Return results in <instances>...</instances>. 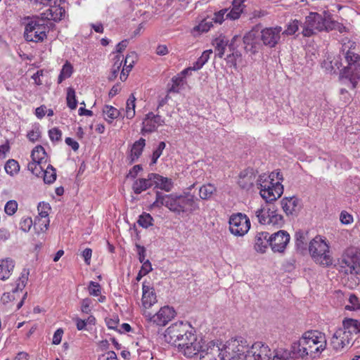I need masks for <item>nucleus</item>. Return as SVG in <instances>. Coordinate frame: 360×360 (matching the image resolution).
<instances>
[{"instance_id": "56", "label": "nucleus", "mask_w": 360, "mask_h": 360, "mask_svg": "<svg viewBox=\"0 0 360 360\" xmlns=\"http://www.w3.org/2000/svg\"><path fill=\"white\" fill-rule=\"evenodd\" d=\"M153 270L152 265L148 259L146 260V262L142 263V266L136 276V280L139 281L141 279V278L148 274Z\"/></svg>"}, {"instance_id": "8", "label": "nucleus", "mask_w": 360, "mask_h": 360, "mask_svg": "<svg viewBox=\"0 0 360 360\" xmlns=\"http://www.w3.org/2000/svg\"><path fill=\"white\" fill-rule=\"evenodd\" d=\"M338 269L345 274H360V256L347 250L339 261Z\"/></svg>"}, {"instance_id": "31", "label": "nucleus", "mask_w": 360, "mask_h": 360, "mask_svg": "<svg viewBox=\"0 0 360 360\" xmlns=\"http://www.w3.org/2000/svg\"><path fill=\"white\" fill-rule=\"evenodd\" d=\"M145 146L146 140L143 138H140L138 141L134 142L131 149V163L135 162L139 158L142 154Z\"/></svg>"}, {"instance_id": "12", "label": "nucleus", "mask_w": 360, "mask_h": 360, "mask_svg": "<svg viewBox=\"0 0 360 360\" xmlns=\"http://www.w3.org/2000/svg\"><path fill=\"white\" fill-rule=\"evenodd\" d=\"M281 31L282 28L280 26L262 30L259 27V35L262 44L269 48L275 47L280 41Z\"/></svg>"}, {"instance_id": "24", "label": "nucleus", "mask_w": 360, "mask_h": 360, "mask_svg": "<svg viewBox=\"0 0 360 360\" xmlns=\"http://www.w3.org/2000/svg\"><path fill=\"white\" fill-rule=\"evenodd\" d=\"M256 217L258 222L261 225H265L266 224L273 223V225L279 224L281 222L278 220L282 221L283 217L281 215L275 214L270 215L268 212L262 209H259L256 211Z\"/></svg>"}, {"instance_id": "47", "label": "nucleus", "mask_w": 360, "mask_h": 360, "mask_svg": "<svg viewBox=\"0 0 360 360\" xmlns=\"http://www.w3.org/2000/svg\"><path fill=\"white\" fill-rule=\"evenodd\" d=\"M48 226H33L32 232V240L35 242H40L44 239V233L46 231Z\"/></svg>"}, {"instance_id": "29", "label": "nucleus", "mask_w": 360, "mask_h": 360, "mask_svg": "<svg viewBox=\"0 0 360 360\" xmlns=\"http://www.w3.org/2000/svg\"><path fill=\"white\" fill-rule=\"evenodd\" d=\"M341 329L346 334L350 335L349 337H352V340L354 335L360 333V321L352 319H346L343 321V328Z\"/></svg>"}, {"instance_id": "30", "label": "nucleus", "mask_w": 360, "mask_h": 360, "mask_svg": "<svg viewBox=\"0 0 360 360\" xmlns=\"http://www.w3.org/2000/svg\"><path fill=\"white\" fill-rule=\"evenodd\" d=\"M153 185L154 184L152 182V179H150V174H148L146 179L141 178L136 179L132 185V189L136 194H140L143 191L153 186Z\"/></svg>"}, {"instance_id": "49", "label": "nucleus", "mask_w": 360, "mask_h": 360, "mask_svg": "<svg viewBox=\"0 0 360 360\" xmlns=\"http://www.w3.org/2000/svg\"><path fill=\"white\" fill-rule=\"evenodd\" d=\"M66 99L67 105L71 110L77 108V101L76 99L75 91L72 87L68 89Z\"/></svg>"}, {"instance_id": "27", "label": "nucleus", "mask_w": 360, "mask_h": 360, "mask_svg": "<svg viewBox=\"0 0 360 360\" xmlns=\"http://www.w3.org/2000/svg\"><path fill=\"white\" fill-rule=\"evenodd\" d=\"M245 8L244 0H233L232 8L227 11L226 18L235 20L240 17Z\"/></svg>"}, {"instance_id": "43", "label": "nucleus", "mask_w": 360, "mask_h": 360, "mask_svg": "<svg viewBox=\"0 0 360 360\" xmlns=\"http://www.w3.org/2000/svg\"><path fill=\"white\" fill-rule=\"evenodd\" d=\"M103 112L106 115L105 120L111 122L113 120L117 118L120 115V110L111 105H105L103 110Z\"/></svg>"}, {"instance_id": "50", "label": "nucleus", "mask_w": 360, "mask_h": 360, "mask_svg": "<svg viewBox=\"0 0 360 360\" xmlns=\"http://www.w3.org/2000/svg\"><path fill=\"white\" fill-rule=\"evenodd\" d=\"M120 58H121V56L120 55H117L114 58L115 62H114V64L111 69V72H110V75L108 78L110 80L115 79L118 75V72L120 71V69L122 63V61L121 60Z\"/></svg>"}, {"instance_id": "5", "label": "nucleus", "mask_w": 360, "mask_h": 360, "mask_svg": "<svg viewBox=\"0 0 360 360\" xmlns=\"http://www.w3.org/2000/svg\"><path fill=\"white\" fill-rule=\"evenodd\" d=\"M246 360H288L290 356L289 351L278 348L273 357L269 346L262 342H255L247 351Z\"/></svg>"}, {"instance_id": "9", "label": "nucleus", "mask_w": 360, "mask_h": 360, "mask_svg": "<svg viewBox=\"0 0 360 360\" xmlns=\"http://www.w3.org/2000/svg\"><path fill=\"white\" fill-rule=\"evenodd\" d=\"M188 331H193V327L188 322L177 321L168 327L164 337L166 342L174 345L179 340L186 335Z\"/></svg>"}, {"instance_id": "14", "label": "nucleus", "mask_w": 360, "mask_h": 360, "mask_svg": "<svg viewBox=\"0 0 360 360\" xmlns=\"http://www.w3.org/2000/svg\"><path fill=\"white\" fill-rule=\"evenodd\" d=\"M270 246L274 252H283L290 241L287 231H279L269 237Z\"/></svg>"}, {"instance_id": "11", "label": "nucleus", "mask_w": 360, "mask_h": 360, "mask_svg": "<svg viewBox=\"0 0 360 360\" xmlns=\"http://www.w3.org/2000/svg\"><path fill=\"white\" fill-rule=\"evenodd\" d=\"M259 25H256L243 37L244 49L246 52L255 54L261 46Z\"/></svg>"}, {"instance_id": "38", "label": "nucleus", "mask_w": 360, "mask_h": 360, "mask_svg": "<svg viewBox=\"0 0 360 360\" xmlns=\"http://www.w3.org/2000/svg\"><path fill=\"white\" fill-rule=\"evenodd\" d=\"M324 65L326 69H330L331 72L336 73L337 70H340V73L341 72V68L342 67V58L340 56H338L334 57L332 60L328 62L325 61Z\"/></svg>"}, {"instance_id": "10", "label": "nucleus", "mask_w": 360, "mask_h": 360, "mask_svg": "<svg viewBox=\"0 0 360 360\" xmlns=\"http://www.w3.org/2000/svg\"><path fill=\"white\" fill-rule=\"evenodd\" d=\"M143 315L150 323H153L159 326H165L176 316V312L172 307L165 306L154 315L144 311Z\"/></svg>"}, {"instance_id": "21", "label": "nucleus", "mask_w": 360, "mask_h": 360, "mask_svg": "<svg viewBox=\"0 0 360 360\" xmlns=\"http://www.w3.org/2000/svg\"><path fill=\"white\" fill-rule=\"evenodd\" d=\"M150 179L154 184L155 188L169 192L173 187V182L171 179L162 176L158 174L150 173Z\"/></svg>"}, {"instance_id": "64", "label": "nucleus", "mask_w": 360, "mask_h": 360, "mask_svg": "<svg viewBox=\"0 0 360 360\" xmlns=\"http://www.w3.org/2000/svg\"><path fill=\"white\" fill-rule=\"evenodd\" d=\"M89 292L91 295L98 296L101 293V285L99 283L91 281L89 285Z\"/></svg>"}, {"instance_id": "32", "label": "nucleus", "mask_w": 360, "mask_h": 360, "mask_svg": "<svg viewBox=\"0 0 360 360\" xmlns=\"http://www.w3.org/2000/svg\"><path fill=\"white\" fill-rule=\"evenodd\" d=\"M212 44L214 46L215 51H217L218 57L220 58H223L225 49L226 46H229V44L228 39L225 36L221 34L219 37L214 39Z\"/></svg>"}, {"instance_id": "59", "label": "nucleus", "mask_w": 360, "mask_h": 360, "mask_svg": "<svg viewBox=\"0 0 360 360\" xmlns=\"http://www.w3.org/2000/svg\"><path fill=\"white\" fill-rule=\"evenodd\" d=\"M153 217L150 214L143 212L139 216L136 223L138 225H153Z\"/></svg>"}, {"instance_id": "39", "label": "nucleus", "mask_w": 360, "mask_h": 360, "mask_svg": "<svg viewBox=\"0 0 360 360\" xmlns=\"http://www.w3.org/2000/svg\"><path fill=\"white\" fill-rule=\"evenodd\" d=\"M51 8L49 9L50 13V19L55 22H58L61 20L65 15V11L63 8L60 6H50Z\"/></svg>"}, {"instance_id": "53", "label": "nucleus", "mask_w": 360, "mask_h": 360, "mask_svg": "<svg viewBox=\"0 0 360 360\" xmlns=\"http://www.w3.org/2000/svg\"><path fill=\"white\" fill-rule=\"evenodd\" d=\"M172 86L168 89L169 93H178L181 86L184 84V79L183 77L175 76L172 79Z\"/></svg>"}, {"instance_id": "63", "label": "nucleus", "mask_w": 360, "mask_h": 360, "mask_svg": "<svg viewBox=\"0 0 360 360\" xmlns=\"http://www.w3.org/2000/svg\"><path fill=\"white\" fill-rule=\"evenodd\" d=\"M49 136L51 141H59L61 140L62 132L58 128L54 127L49 131Z\"/></svg>"}, {"instance_id": "6", "label": "nucleus", "mask_w": 360, "mask_h": 360, "mask_svg": "<svg viewBox=\"0 0 360 360\" xmlns=\"http://www.w3.org/2000/svg\"><path fill=\"white\" fill-rule=\"evenodd\" d=\"M346 48V46L343 45L341 52L347 65L342 68L340 75L342 78L348 79L352 87L354 89L360 78V56L350 48Z\"/></svg>"}, {"instance_id": "4", "label": "nucleus", "mask_w": 360, "mask_h": 360, "mask_svg": "<svg viewBox=\"0 0 360 360\" xmlns=\"http://www.w3.org/2000/svg\"><path fill=\"white\" fill-rule=\"evenodd\" d=\"M22 24L25 25L23 36L27 41L40 43L47 38L48 26L38 16H25Z\"/></svg>"}, {"instance_id": "57", "label": "nucleus", "mask_w": 360, "mask_h": 360, "mask_svg": "<svg viewBox=\"0 0 360 360\" xmlns=\"http://www.w3.org/2000/svg\"><path fill=\"white\" fill-rule=\"evenodd\" d=\"M165 146L166 144L164 141L159 143L157 148L153 153L150 165H154L157 162L158 159L161 156Z\"/></svg>"}, {"instance_id": "58", "label": "nucleus", "mask_w": 360, "mask_h": 360, "mask_svg": "<svg viewBox=\"0 0 360 360\" xmlns=\"http://www.w3.org/2000/svg\"><path fill=\"white\" fill-rule=\"evenodd\" d=\"M228 11L229 8H224L217 12H215L214 14V18L211 19L212 22H214L215 23L221 24L225 20H227V18H226V15Z\"/></svg>"}, {"instance_id": "35", "label": "nucleus", "mask_w": 360, "mask_h": 360, "mask_svg": "<svg viewBox=\"0 0 360 360\" xmlns=\"http://www.w3.org/2000/svg\"><path fill=\"white\" fill-rule=\"evenodd\" d=\"M240 43V37L238 35H235L229 44V49L230 51H231V57L235 58L237 61L238 60H241L242 58V54L240 51L238 50V47Z\"/></svg>"}, {"instance_id": "60", "label": "nucleus", "mask_w": 360, "mask_h": 360, "mask_svg": "<svg viewBox=\"0 0 360 360\" xmlns=\"http://www.w3.org/2000/svg\"><path fill=\"white\" fill-rule=\"evenodd\" d=\"M211 27H212V20H207V19H205L198 25L195 27L194 30L200 32H207Z\"/></svg>"}, {"instance_id": "44", "label": "nucleus", "mask_w": 360, "mask_h": 360, "mask_svg": "<svg viewBox=\"0 0 360 360\" xmlns=\"http://www.w3.org/2000/svg\"><path fill=\"white\" fill-rule=\"evenodd\" d=\"M135 101L136 98L131 94L127 99L126 104V117L127 119H132L135 115Z\"/></svg>"}, {"instance_id": "51", "label": "nucleus", "mask_w": 360, "mask_h": 360, "mask_svg": "<svg viewBox=\"0 0 360 360\" xmlns=\"http://www.w3.org/2000/svg\"><path fill=\"white\" fill-rule=\"evenodd\" d=\"M302 22L300 20H294L288 24L287 28L283 31V34H294L298 30L300 26L302 27Z\"/></svg>"}, {"instance_id": "48", "label": "nucleus", "mask_w": 360, "mask_h": 360, "mask_svg": "<svg viewBox=\"0 0 360 360\" xmlns=\"http://www.w3.org/2000/svg\"><path fill=\"white\" fill-rule=\"evenodd\" d=\"M4 168L7 174L13 176L19 172L20 165L16 160L11 159L7 161Z\"/></svg>"}, {"instance_id": "1", "label": "nucleus", "mask_w": 360, "mask_h": 360, "mask_svg": "<svg viewBox=\"0 0 360 360\" xmlns=\"http://www.w3.org/2000/svg\"><path fill=\"white\" fill-rule=\"evenodd\" d=\"M325 335L317 331H307L302 337L291 347L290 356L295 360H302L307 357L314 359L326 349Z\"/></svg>"}, {"instance_id": "55", "label": "nucleus", "mask_w": 360, "mask_h": 360, "mask_svg": "<svg viewBox=\"0 0 360 360\" xmlns=\"http://www.w3.org/2000/svg\"><path fill=\"white\" fill-rule=\"evenodd\" d=\"M28 270L23 269L21 276L19 278V282L17 283L16 288L13 290V292H15L18 290H22L25 288L28 280Z\"/></svg>"}, {"instance_id": "41", "label": "nucleus", "mask_w": 360, "mask_h": 360, "mask_svg": "<svg viewBox=\"0 0 360 360\" xmlns=\"http://www.w3.org/2000/svg\"><path fill=\"white\" fill-rule=\"evenodd\" d=\"M72 72L73 67L72 64L70 62L66 61L65 63L63 65L60 75L58 77V83L60 84L65 79L70 77Z\"/></svg>"}, {"instance_id": "45", "label": "nucleus", "mask_w": 360, "mask_h": 360, "mask_svg": "<svg viewBox=\"0 0 360 360\" xmlns=\"http://www.w3.org/2000/svg\"><path fill=\"white\" fill-rule=\"evenodd\" d=\"M212 53V50H206L202 52L200 57L193 63V69L198 70L208 61L210 54Z\"/></svg>"}, {"instance_id": "46", "label": "nucleus", "mask_w": 360, "mask_h": 360, "mask_svg": "<svg viewBox=\"0 0 360 360\" xmlns=\"http://www.w3.org/2000/svg\"><path fill=\"white\" fill-rule=\"evenodd\" d=\"M43 163L45 164L46 160L44 162H31L28 163L27 168L33 174L37 176H41L45 170L44 166H42Z\"/></svg>"}, {"instance_id": "23", "label": "nucleus", "mask_w": 360, "mask_h": 360, "mask_svg": "<svg viewBox=\"0 0 360 360\" xmlns=\"http://www.w3.org/2000/svg\"><path fill=\"white\" fill-rule=\"evenodd\" d=\"M308 231H297L295 233V248L297 252L304 255L307 252V245L309 240Z\"/></svg>"}, {"instance_id": "33", "label": "nucleus", "mask_w": 360, "mask_h": 360, "mask_svg": "<svg viewBox=\"0 0 360 360\" xmlns=\"http://www.w3.org/2000/svg\"><path fill=\"white\" fill-rule=\"evenodd\" d=\"M14 262L12 259H6L0 262V279H7L13 270Z\"/></svg>"}, {"instance_id": "37", "label": "nucleus", "mask_w": 360, "mask_h": 360, "mask_svg": "<svg viewBox=\"0 0 360 360\" xmlns=\"http://www.w3.org/2000/svg\"><path fill=\"white\" fill-rule=\"evenodd\" d=\"M217 192L216 187L211 184L202 185L199 188V195L202 200L210 199L214 193Z\"/></svg>"}, {"instance_id": "34", "label": "nucleus", "mask_w": 360, "mask_h": 360, "mask_svg": "<svg viewBox=\"0 0 360 360\" xmlns=\"http://www.w3.org/2000/svg\"><path fill=\"white\" fill-rule=\"evenodd\" d=\"M250 225L248 216L241 212L232 214L229 218V225Z\"/></svg>"}, {"instance_id": "42", "label": "nucleus", "mask_w": 360, "mask_h": 360, "mask_svg": "<svg viewBox=\"0 0 360 360\" xmlns=\"http://www.w3.org/2000/svg\"><path fill=\"white\" fill-rule=\"evenodd\" d=\"M46 156L44 148L41 146H36L32 151V162H44L43 160Z\"/></svg>"}, {"instance_id": "3", "label": "nucleus", "mask_w": 360, "mask_h": 360, "mask_svg": "<svg viewBox=\"0 0 360 360\" xmlns=\"http://www.w3.org/2000/svg\"><path fill=\"white\" fill-rule=\"evenodd\" d=\"M238 346V339H231L226 343L220 344L210 341L204 343L200 352V360H224Z\"/></svg>"}, {"instance_id": "16", "label": "nucleus", "mask_w": 360, "mask_h": 360, "mask_svg": "<svg viewBox=\"0 0 360 360\" xmlns=\"http://www.w3.org/2000/svg\"><path fill=\"white\" fill-rule=\"evenodd\" d=\"M350 335L346 334L341 328H338L333 335L330 345L333 349L337 352L341 351L349 345L352 341Z\"/></svg>"}, {"instance_id": "2", "label": "nucleus", "mask_w": 360, "mask_h": 360, "mask_svg": "<svg viewBox=\"0 0 360 360\" xmlns=\"http://www.w3.org/2000/svg\"><path fill=\"white\" fill-rule=\"evenodd\" d=\"M339 27L340 24L332 19L328 11H323V14L311 12L302 23L301 33L304 37H311L320 32H329Z\"/></svg>"}, {"instance_id": "17", "label": "nucleus", "mask_w": 360, "mask_h": 360, "mask_svg": "<svg viewBox=\"0 0 360 360\" xmlns=\"http://www.w3.org/2000/svg\"><path fill=\"white\" fill-rule=\"evenodd\" d=\"M155 207L164 205L170 210L177 212V196L172 195H163L162 193L156 192V200L153 204Z\"/></svg>"}, {"instance_id": "52", "label": "nucleus", "mask_w": 360, "mask_h": 360, "mask_svg": "<svg viewBox=\"0 0 360 360\" xmlns=\"http://www.w3.org/2000/svg\"><path fill=\"white\" fill-rule=\"evenodd\" d=\"M274 181V172H272L269 176L266 174H263L262 175H259V179H257V186L258 188L261 191V188H263V186H269L270 181Z\"/></svg>"}, {"instance_id": "62", "label": "nucleus", "mask_w": 360, "mask_h": 360, "mask_svg": "<svg viewBox=\"0 0 360 360\" xmlns=\"http://www.w3.org/2000/svg\"><path fill=\"white\" fill-rule=\"evenodd\" d=\"M18 210V203L15 200H9L6 202L4 210L8 215H13Z\"/></svg>"}, {"instance_id": "19", "label": "nucleus", "mask_w": 360, "mask_h": 360, "mask_svg": "<svg viewBox=\"0 0 360 360\" xmlns=\"http://www.w3.org/2000/svg\"><path fill=\"white\" fill-rule=\"evenodd\" d=\"M204 343L205 340L195 334L194 340L188 342L187 346L184 348L181 354L188 358H192L199 354Z\"/></svg>"}, {"instance_id": "25", "label": "nucleus", "mask_w": 360, "mask_h": 360, "mask_svg": "<svg viewBox=\"0 0 360 360\" xmlns=\"http://www.w3.org/2000/svg\"><path fill=\"white\" fill-rule=\"evenodd\" d=\"M39 215L35 218L34 224H39L40 225H49L50 221L48 217L49 211L51 207L49 203L39 202L37 207Z\"/></svg>"}, {"instance_id": "54", "label": "nucleus", "mask_w": 360, "mask_h": 360, "mask_svg": "<svg viewBox=\"0 0 360 360\" xmlns=\"http://www.w3.org/2000/svg\"><path fill=\"white\" fill-rule=\"evenodd\" d=\"M244 353V347L238 344V347L235 349V352L231 351V354H228L231 356L229 360H246Z\"/></svg>"}, {"instance_id": "15", "label": "nucleus", "mask_w": 360, "mask_h": 360, "mask_svg": "<svg viewBox=\"0 0 360 360\" xmlns=\"http://www.w3.org/2000/svg\"><path fill=\"white\" fill-rule=\"evenodd\" d=\"M165 124V120L159 115H154L153 112L146 114L145 119L143 121V127L141 133H151L156 131L159 126Z\"/></svg>"}, {"instance_id": "26", "label": "nucleus", "mask_w": 360, "mask_h": 360, "mask_svg": "<svg viewBox=\"0 0 360 360\" xmlns=\"http://www.w3.org/2000/svg\"><path fill=\"white\" fill-rule=\"evenodd\" d=\"M157 302L154 289L148 285L143 284L142 304L145 309L150 308Z\"/></svg>"}, {"instance_id": "20", "label": "nucleus", "mask_w": 360, "mask_h": 360, "mask_svg": "<svg viewBox=\"0 0 360 360\" xmlns=\"http://www.w3.org/2000/svg\"><path fill=\"white\" fill-rule=\"evenodd\" d=\"M255 178L253 169L248 168L240 172L238 184L241 188L249 190L253 186Z\"/></svg>"}, {"instance_id": "36", "label": "nucleus", "mask_w": 360, "mask_h": 360, "mask_svg": "<svg viewBox=\"0 0 360 360\" xmlns=\"http://www.w3.org/2000/svg\"><path fill=\"white\" fill-rule=\"evenodd\" d=\"M194 338H195V330L193 328V331H188L186 335L181 337L174 346L178 348L179 352L182 353L184 348L187 346L190 341H193Z\"/></svg>"}, {"instance_id": "28", "label": "nucleus", "mask_w": 360, "mask_h": 360, "mask_svg": "<svg viewBox=\"0 0 360 360\" xmlns=\"http://www.w3.org/2000/svg\"><path fill=\"white\" fill-rule=\"evenodd\" d=\"M269 233L267 232H260L255 238V250L259 253H264L270 245L269 238H268Z\"/></svg>"}, {"instance_id": "61", "label": "nucleus", "mask_w": 360, "mask_h": 360, "mask_svg": "<svg viewBox=\"0 0 360 360\" xmlns=\"http://www.w3.org/2000/svg\"><path fill=\"white\" fill-rule=\"evenodd\" d=\"M251 226H244L239 228V226H229L230 232L236 236H243L246 234L250 230Z\"/></svg>"}, {"instance_id": "22", "label": "nucleus", "mask_w": 360, "mask_h": 360, "mask_svg": "<svg viewBox=\"0 0 360 360\" xmlns=\"http://www.w3.org/2000/svg\"><path fill=\"white\" fill-rule=\"evenodd\" d=\"M281 206L288 216L296 214L300 208L299 200L295 196L282 199Z\"/></svg>"}, {"instance_id": "40", "label": "nucleus", "mask_w": 360, "mask_h": 360, "mask_svg": "<svg viewBox=\"0 0 360 360\" xmlns=\"http://www.w3.org/2000/svg\"><path fill=\"white\" fill-rule=\"evenodd\" d=\"M41 176L45 184L53 183L56 179V169L51 165H48Z\"/></svg>"}, {"instance_id": "7", "label": "nucleus", "mask_w": 360, "mask_h": 360, "mask_svg": "<svg viewBox=\"0 0 360 360\" xmlns=\"http://www.w3.org/2000/svg\"><path fill=\"white\" fill-rule=\"evenodd\" d=\"M308 251L316 264L323 266L333 264L329 246L320 236H316L309 242Z\"/></svg>"}, {"instance_id": "13", "label": "nucleus", "mask_w": 360, "mask_h": 360, "mask_svg": "<svg viewBox=\"0 0 360 360\" xmlns=\"http://www.w3.org/2000/svg\"><path fill=\"white\" fill-rule=\"evenodd\" d=\"M269 185L266 187L263 186V188H261L259 191L260 195L266 202H271L275 201L276 199L281 197L283 193V186L281 182L270 181Z\"/></svg>"}, {"instance_id": "18", "label": "nucleus", "mask_w": 360, "mask_h": 360, "mask_svg": "<svg viewBox=\"0 0 360 360\" xmlns=\"http://www.w3.org/2000/svg\"><path fill=\"white\" fill-rule=\"evenodd\" d=\"M177 212H193L198 208L193 195L177 196Z\"/></svg>"}]
</instances>
